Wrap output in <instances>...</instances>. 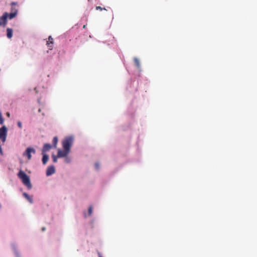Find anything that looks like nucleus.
I'll list each match as a JSON object with an SVG mask.
<instances>
[{"label": "nucleus", "mask_w": 257, "mask_h": 257, "mask_svg": "<svg viewBox=\"0 0 257 257\" xmlns=\"http://www.w3.org/2000/svg\"><path fill=\"white\" fill-rule=\"evenodd\" d=\"M4 122V119L3 117L2 113L0 112V124H3Z\"/></svg>", "instance_id": "nucleus-13"}, {"label": "nucleus", "mask_w": 257, "mask_h": 257, "mask_svg": "<svg viewBox=\"0 0 257 257\" xmlns=\"http://www.w3.org/2000/svg\"><path fill=\"white\" fill-rule=\"evenodd\" d=\"M95 167H96V169H98L99 168V164H98V163H95Z\"/></svg>", "instance_id": "nucleus-20"}, {"label": "nucleus", "mask_w": 257, "mask_h": 257, "mask_svg": "<svg viewBox=\"0 0 257 257\" xmlns=\"http://www.w3.org/2000/svg\"><path fill=\"white\" fill-rule=\"evenodd\" d=\"M13 31L12 29L9 28L7 29V36L9 39L12 38L13 37Z\"/></svg>", "instance_id": "nucleus-9"}, {"label": "nucleus", "mask_w": 257, "mask_h": 257, "mask_svg": "<svg viewBox=\"0 0 257 257\" xmlns=\"http://www.w3.org/2000/svg\"><path fill=\"white\" fill-rule=\"evenodd\" d=\"M46 44H47V45H48V41H46Z\"/></svg>", "instance_id": "nucleus-26"}, {"label": "nucleus", "mask_w": 257, "mask_h": 257, "mask_svg": "<svg viewBox=\"0 0 257 257\" xmlns=\"http://www.w3.org/2000/svg\"><path fill=\"white\" fill-rule=\"evenodd\" d=\"M134 62L135 63L136 66L137 67V68H140L141 67V64L139 60L137 58H134Z\"/></svg>", "instance_id": "nucleus-10"}, {"label": "nucleus", "mask_w": 257, "mask_h": 257, "mask_svg": "<svg viewBox=\"0 0 257 257\" xmlns=\"http://www.w3.org/2000/svg\"><path fill=\"white\" fill-rule=\"evenodd\" d=\"M92 212V208L91 206H90L88 208V214L89 215H91Z\"/></svg>", "instance_id": "nucleus-17"}, {"label": "nucleus", "mask_w": 257, "mask_h": 257, "mask_svg": "<svg viewBox=\"0 0 257 257\" xmlns=\"http://www.w3.org/2000/svg\"><path fill=\"white\" fill-rule=\"evenodd\" d=\"M8 133V128L5 125L0 128V140L5 143L6 141Z\"/></svg>", "instance_id": "nucleus-3"}, {"label": "nucleus", "mask_w": 257, "mask_h": 257, "mask_svg": "<svg viewBox=\"0 0 257 257\" xmlns=\"http://www.w3.org/2000/svg\"><path fill=\"white\" fill-rule=\"evenodd\" d=\"M18 125L19 128H22V124L21 121L18 122Z\"/></svg>", "instance_id": "nucleus-19"}, {"label": "nucleus", "mask_w": 257, "mask_h": 257, "mask_svg": "<svg viewBox=\"0 0 257 257\" xmlns=\"http://www.w3.org/2000/svg\"><path fill=\"white\" fill-rule=\"evenodd\" d=\"M15 11H16V14L17 15V14H18V9L16 8L13 7L12 6V8H11V12H15Z\"/></svg>", "instance_id": "nucleus-14"}, {"label": "nucleus", "mask_w": 257, "mask_h": 257, "mask_svg": "<svg viewBox=\"0 0 257 257\" xmlns=\"http://www.w3.org/2000/svg\"><path fill=\"white\" fill-rule=\"evenodd\" d=\"M46 174L47 176H48V168L46 169Z\"/></svg>", "instance_id": "nucleus-21"}, {"label": "nucleus", "mask_w": 257, "mask_h": 257, "mask_svg": "<svg viewBox=\"0 0 257 257\" xmlns=\"http://www.w3.org/2000/svg\"><path fill=\"white\" fill-rule=\"evenodd\" d=\"M99 257H102L101 255H99Z\"/></svg>", "instance_id": "nucleus-27"}, {"label": "nucleus", "mask_w": 257, "mask_h": 257, "mask_svg": "<svg viewBox=\"0 0 257 257\" xmlns=\"http://www.w3.org/2000/svg\"><path fill=\"white\" fill-rule=\"evenodd\" d=\"M8 18V13H5L3 16L0 17V26H5L7 24Z\"/></svg>", "instance_id": "nucleus-6"}, {"label": "nucleus", "mask_w": 257, "mask_h": 257, "mask_svg": "<svg viewBox=\"0 0 257 257\" xmlns=\"http://www.w3.org/2000/svg\"><path fill=\"white\" fill-rule=\"evenodd\" d=\"M46 230V227H42V231H45Z\"/></svg>", "instance_id": "nucleus-22"}, {"label": "nucleus", "mask_w": 257, "mask_h": 257, "mask_svg": "<svg viewBox=\"0 0 257 257\" xmlns=\"http://www.w3.org/2000/svg\"><path fill=\"white\" fill-rule=\"evenodd\" d=\"M18 178L22 181L23 184L28 190L32 188V185L31 183L30 177L22 170H20L18 174Z\"/></svg>", "instance_id": "nucleus-2"}, {"label": "nucleus", "mask_w": 257, "mask_h": 257, "mask_svg": "<svg viewBox=\"0 0 257 257\" xmlns=\"http://www.w3.org/2000/svg\"><path fill=\"white\" fill-rule=\"evenodd\" d=\"M86 27V25H84L83 26V29H85Z\"/></svg>", "instance_id": "nucleus-24"}, {"label": "nucleus", "mask_w": 257, "mask_h": 257, "mask_svg": "<svg viewBox=\"0 0 257 257\" xmlns=\"http://www.w3.org/2000/svg\"><path fill=\"white\" fill-rule=\"evenodd\" d=\"M65 162L66 163H68L70 162V160L69 158L68 157H65Z\"/></svg>", "instance_id": "nucleus-18"}, {"label": "nucleus", "mask_w": 257, "mask_h": 257, "mask_svg": "<svg viewBox=\"0 0 257 257\" xmlns=\"http://www.w3.org/2000/svg\"><path fill=\"white\" fill-rule=\"evenodd\" d=\"M58 138L57 137H54L53 141H52V145L49 144V149L52 148H56L57 144L58 143Z\"/></svg>", "instance_id": "nucleus-7"}, {"label": "nucleus", "mask_w": 257, "mask_h": 257, "mask_svg": "<svg viewBox=\"0 0 257 257\" xmlns=\"http://www.w3.org/2000/svg\"><path fill=\"white\" fill-rule=\"evenodd\" d=\"M23 196L31 203L33 202V198L31 196H29V194L26 192L23 193Z\"/></svg>", "instance_id": "nucleus-8"}, {"label": "nucleus", "mask_w": 257, "mask_h": 257, "mask_svg": "<svg viewBox=\"0 0 257 257\" xmlns=\"http://www.w3.org/2000/svg\"><path fill=\"white\" fill-rule=\"evenodd\" d=\"M55 172V167L53 166H49V175L54 174Z\"/></svg>", "instance_id": "nucleus-11"}, {"label": "nucleus", "mask_w": 257, "mask_h": 257, "mask_svg": "<svg viewBox=\"0 0 257 257\" xmlns=\"http://www.w3.org/2000/svg\"><path fill=\"white\" fill-rule=\"evenodd\" d=\"M96 9L97 10H100V11H101V10H104L106 11V9L105 8H101V7H100V6H96Z\"/></svg>", "instance_id": "nucleus-16"}, {"label": "nucleus", "mask_w": 257, "mask_h": 257, "mask_svg": "<svg viewBox=\"0 0 257 257\" xmlns=\"http://www.w3.org/2000/svg\"><path fill=\"white\" fill-rule=\"evenodd\" d=\"M17 15L16 14L15 12H11L10 14H8V18L9 19H12L14 18Z\"/></svg>", "instance_id": "nucleus-12"}, {"label": "nucleus", "mask_w": 257, "mask_h": 257, "mask_svg": "<svg viewBox=\"0 0 257 257\" xmlns=\"http://www.w3.org/2000/svg\"><path fill=\"white\" fill-rule=\"evenodd\" d=\"M73 143V138L71 136L66 137L62 141L63 150L59 149L57 156H52L54 162H57V158L66 157L70 152V148Z\"/></svg>", "instance_id": "nucleus-1"}, {"label": "nucleus", "mask_w": 257, "mask_h": 257, "mask_svg": "<svg viewBox=\"0 0 257 257\" xmlns=\"http://www.w3.org/2000/svg\"><path fill=\"white\" fill-rule=\"evenodd\" d=\"M7 115H8V116H10V113H9V112H8V113H7Z\"/></svg>", "instance_id": "nucleus-25"}, {"label": "nucleus", "mask_w": 257, "mask_h": 257, "mask_svg": "<svg viewBox=\"0 0 257 257\" xmlns=\"http://www.w3.org/2000/svg\"><path fill=\"white\" fill-rule=\"evenodd\" d=\"M36 152L35 150L32 148H28L26 151L23 153L24 156H26L28 157V160L31 159V153L35 154Z\"/></svg>", "instance_id": "nucleus-5"}, {"label": "nucleus", "mask_w": 257, "mask_h": 257, "mask_svg": "<svg viewBox=\"0 0 257 257\" xmlns=\"http://www.w3.org/2000/svg\"><path fill=\"white\" fill-rule=\"evenodd\" d=\"M49 45H50V44H53V38L51 37V36H49ZM51 46L49 45V49H52V48H51Z\"/></svg>", "instance_id": "nucleus-15"}, {"label": "nucleus", "mask_w": 257, "mask_h": 257, "mask_svg": "<svg viewBox=\"0 0 257 257\" xmlns=\"http://www.w3.org/2000/svg\"><path fill=\"white\" fill-rule=\"evenodd\" d=\"M17 4L16 3H15V2H12L11 3V5L12 6H13V5H16Z\"/></svg>", "instance_id": "nucleus-23"}, {"label": "nucleus", "mask_w": 257, "mask_h": 257, "mask_svg": "<svg viewBox=\"0 0 257 257\" xmlns=\"http://www.w3.org/2000/svg\"><path fill=\"white\" fill-rule=\"evenodd\" d=\"M48 151V144H45L44 146L42 154H43V157L42 159V162L43 164H46L47 160H48V156L46 154H45V152Z\"/></svg>", "instance_id": "nucleus-4"}]
</instances>
